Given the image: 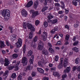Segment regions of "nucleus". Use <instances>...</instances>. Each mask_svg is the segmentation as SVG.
Instances as JSON below:
<instances>
[{
  "instance_id": "f257e3e1",
  "label": "nucleus",
  "mask_w": 80,
  "mask_h": 80,
  "mask_svg": "<svg viewBox=\"0 0 80 80\" xmlns=\"http://www.w3.org/2000/svg\"><path fill=\"white\" fill-rule=\"evenodd\" d=\"M2 17H4V20L5 21H8V18H10V12L8 9H5V10H1Z\"/></svg>"
},
{
  "instance_id": "f03ea898",
  "label": "nucleus",
  "mask_w": 80,
  "mask_h": 80,
  "mask_svg": "<svg viewBox=\"0 0 80 80\" xmlns=\"http://www.w3.org/2000/svg\"><path fill=\"white\" fill-rule=\"evenodd\" d=\"M26 25H27L28 28L29 29H31L32 32L35 31V29L34 27H33V26L32 25V24L24 22L23 23V26L24 29H26V28H27V26Z\"/></svg>"
},
{
  "instance_id": "7ed1b4c3",
  "label": "nucleus",
  "mask_w": 80,
  "mask_h": 80,
  "mask_svg": "<svg viewBox=\"0 0 80 80\" xmlns=\"http://www.w3.org/2000/svg\"><path fill=\"white\" fill-rule=\"evenodd\" d=\"M20 64V61H18L17 64L14 66L13 65H11L8 67V69L9 70H12L14 68H15V70H18V69H19V68L18 67V65Z\"/></svg>"
},
{
  "instance_id": "20e7f679",
  "label": "nucleus",
  "mask_w": 80,
  "mask_h": 80,
  "mask_svg": "<svg viewBox=\"0 0 80 80\" xmlns=\"http://www.w3.org/2000/svg\"><path fill=\"white\" fill-rule=\"evenodd\" d=\"M30 12L31 13H32V17L33 18H34V17H35L37 15H39V13H38V11H34V10H31L30 11Z\"/></svg>"
},
{
  "instance_id": "39448f33",
  "label": "nucleus",
  "mask_w": 80,
  "mask_h": 80,
  "mask_svg": "<svg viewBox=\"0 0 80 80\" xmlns=\"http://www.w3.org/2000/svg\"><path fill=\"white\" fill-rule=\"evenodd\" d=\"M22 40L20 38H19L18 39V41L16 43V46L18 48H19V47H20L21 46H22Z\"/></svg>"
},
{
  "instance_id": "423d86ee",
  "label": "nucleus",
  "mask_w": 80,
  "mask_h": 80,
  "mask_svg": "<svg viewBox=\"0 0 80 80\" xmlns=\"http://www.w3.org/2000/svg\"><path fill=\"white\" fill-rule=\"evenodd\" d=\"M41 36L43 41H46L47 37V33L45 32H43Z\"/></svg>"
},
{
  "instance_id": "0eeeda50",
  "label": "nucleus",
  "mask_w": 80,
  "mask_h": 80,
  "mask_svg": "<svg viewBox=\"0 0 80 80\" xmlns=\"http://www.w3.org/2000/svg\"><path fill=\"white\" fill-rule=\"evenodd\" d=\"M22 63L23 64V65L25 66L27 65V58L25 57H23L22 59Z\"/></svg>"
},
{
  "instance_id": "6e6552de",
  "label": "nucleus",
  "mask_w": 80,
  "mask_h": 80,
  "mask_svg": "<svg viewBox=\"0 0 80 80\" xmlns=\"http://www.w3.org/2000/svg\"><path fill=\"white\" fill-rule=\"evenodd\" d=\"M43 48V43L42 41H40L39 43L38 48L39 50H42Z\"/></svg>"
},
{
  "instance_id": "1a4fd4ad",
  "label": "nucleus",
  "mask_w": 80,
  "mask_h": 80,
  "mask_svg": "<svg viewBox=\"0 0 80 80\" xmlns=\"http://www.w3.org/2000/svg\"><path fill=\"white\" fill-rule=\"evenodd\" d=\"M33 1H30L28 2L27 4H25L24 6L26 7H30L33 5Z\"/></svg>"
},
{
  "instance_id": "9d476101",
  "label": "nucleus",
  "mask_w": 80,
  "mask_h": 80,
  "mask_svg": "<svg viewBox=\"0 0 80 80\" xmlns=\"http://www.w3.org/2000/svg\"><path fill=\"white\" fill-rule=\"evenodd\" d=\"M22 15L23 17H26L27 15V12L25 10L23 9L22 11Z\"/></svg>"
},
{
  "instance_id": "9b49d317",
  "label": "nucleus",
  "mask_w": 80,
  "mask_h": 80,
  "mask_svg": "<svg viewBox=\"0 0 80 80\" xmlns=\"http://www.w3.org/2000/svg\"><path fill=\"white\" fill-rule=\"evenodd\" d=\"M68 60L67 58H65L64 60L63 66L65 68L67 67L68 65Z\"/></svg>"
},
{
  "instance_id": "f8f14e48",
  "label": "nucleus",
  "mask_w": 80,
  "mask_h": 80,
  "mask_svg": "<svg viewBox=\"0 0 80 80\" xmlns=\"http://www.w3.org/2000/svg\"><path fill=\"white\" fill-rule=\"evenodd\" d=\"M49 22L50 23L52 24H55L58 22V20L57 19H55L53 20H49Z\"/></svg>"
},
{
  "instance_id": "ddd939ff",
  "label": "nucleus",
  "mask_w": 80,
  "mask_h": 80,
  "mask_svg": "<svg viewBox=\"0 0 80 80\" xmlns=\"http://www.w3.org/2000/svg\"><path fill=\"white\" fill-rule=\"evenodd\" d=\"M33 60H34V56H32L29 59V62L30 63V65L32 64V66H33Z\"/></svg>"
},
{
  "instance_id": "4468645a",
  "label": "nucleus",
  "mask_w": 80,
  "mask_h": 80,
  "mask_svg": "<svg viewBox=\"0 0 80 80\" xmlns=\"http://www.w3.org/2000/svg\"><path fill=\"white\" fill-rule=\"evenodd\" d=\"M71 70V68L70 67H67L66 70L64 71V72L65 73H68Z\"/></svg>"
},
{
  "instance_id": "2eb2a0df",
  "label": "nucleus",
  "mask_w": 80,
  "mask_h": 80,
  "mask_svg": "<svg viewBox=\"0 0 80 80\" xmlns=\"http://www.w3.org/2000/svg\"><path fill=\"white\" fill-rule=\"evenodd\" d=\"M78 2L80 3V0H73V1L72 3L74 5L77 6V4H78L77 2Z\"/></svg>"
},
{
  "instance_id": "dca6fc26",
  "label": "nucleus",
  "mask_w": 80,
  "mask_h": 80,
  "mask_svg": "<svg viewBox=\"0 0 80 80\" xmlns=\"http://www.w3.org/2000/svg\"><path fill=\"white\" fill-rule=\"evenodd\" d=\"M5 63H4V66H8L10 63V62L9 61L8 59L6 58L5 60Z\"/></svg>"
},
{
  "instance_id": "f3484780",
  "label": "nucleus",
  "mask_w": 80,
  "mask_h": 80,
  "mask_svg": "<svg viewBox=\"0 0 80 80\" xmlns=\"http://www.w3.org/2000/svg\"><path fill=\"white\" fill-rule=\"evenodd\" d=\"M37 70L41 73H44V70L41 68H38Z\"/></svg>"
},
{
  "instance_id": "a211bd4d",
  "label": "nucleus",
  "mask_w": 80,
  "mask_h": 80,
  "mask_svg": "<svg viewBox=\"0 0 80 80\" xmlns=\"http://www.w3.org/2000/svg\"><path fill=\"white\" fill-rule=\"evenodd\" d=\"M0 47L3 48V47H5L6 45H5L4 43V42H3L2 41H0Z\"/></svg>"
},
{
  "instance_id": "6ab92c4d",
  "label": "nucleus",
  "mask_w": 80,
  "mask_h": 80,
  "mask_svg": "<svg viewBox=\"0 0 80 80\" xmlns=\"http://www.w3.org/2000/svg\"><path fill=\"white\" fill-rule=\"evenodd\" d=\"M38 1H36L34 3V8H37V7H38Z\"/></svg>"
},
{
  "instance_id": "aec40b11",
  "label": "nucleus",
  "mask_w": 80,
  "mask_h": 80,
  "mask_svg": "<svg viewBox=\"0 0 80 80\" xmlns=\"http://www.w3.org/2000/svg\"><path fill=\"white\" fill-rule=\"evenodd\" d=\"M8 71H5V72L3 75V77H4V78H7V77H8Z\"/></svg>"
},
{
  "instance_id": "412c9836",
  "label": "nucleus",
  "mask_w": 80,
  "mask_h": 80,
  "mask_svg": "<svg viewBox=\"0 0 80 80\" xmlns=\"http://www.w3.org/2000/svg\"><path fill=\"white\" fill-rule=\"evenodd\" d=\"M33 32H30L29 35V38H30V39H32V38H33Z\"/></svg>"
},
{
  "instance_id": "4be33fe9",
  "label": "nucleus",
  "mask_w": 80,
  "mask_h": 80,
  "mask_svg": "<svg viewBox=\"0 0 80 80\" xmlns=\"http://www.w3.org/2000/svg\"><path fill=\"white\" fill-rule=\"evenodd\" d=\"M80 59L78 58L75 59V63L76 64H78V63H80Z\"/></svg>"
},
{
  "instance_id": "5701e85b",
  "label": "nucleus",
  "mask_w": 80,
  "mask_h": 80,
  "mask_svg": "<svg viewBox=\"0 0 80 80\" xmlns=\"http://www.w3.org/2000/svg\"><path fill=\"white\" fill-rule=\"evenodd\" d=\"M53 75L55 77H59L60 76L59 74L56 72H54Z\"/></svg>"
},
{
  "instance_id": "b1692460",
  "label": "nucleus",
  "mask_w": 80,
  "mask_h": 80,
  "mask_svg": "<svg viewBox=\"0 0 80 80\" xmlns=\"http://www.w3.org/2000/svg\"><path fill=\"white\" fill-rule=\"evenodd\" d=\"M72 50L73 51H75L76 52H78L79 50H78V48H77V47H74L72 48Z\"/></svg>"
},
{
  "instance_id": "393cba45",
  "label": "nucleus",
  "mask_w": 80,
  "mask_h": 80,
  "mask_svg": "<svg viewBox=\"0 0 80 80\" xmlns=\"http://www.w3.org/2000/svg\"><path fill=\"white\" fill-rule=\"evenodd\" d=\"M42 54H45L46 55H48V52L47 51V50H44L42 52Z\"/></svg>"
},
{
  "instance_id": "a878e982",
  "label": "nucleus",
  "mask_w": 80,
  "mask_h": 80,
  "mask_svg": "<svg viewBox=\"0 0 80 80\" xmlns=\"http://www.w3.org/2000/svg\"><path fill=\"white\" fill-rule=\"evenodd\" d=\"M12 37H13V38H11V40H12V41H13V40H15V39H16L17 36H16V35L15 34H13L12 35Z\"/></svg>"
},
{
  "instance_id": "bb28decb",
  "label": "nucleus",
  "mask_w": 80,
  "mask_h": 80,
  "mask_svg": "<svg viewBox=\"0 0 80 80\" xmlns=\"http://www.w3.org/2000/svg\"><path fill=\"white\" fill-rule=\"evenodd\" d=\"M16 77V73H13L11 76V77H12V78H15Z\"/></svg>"
},
{
  "instance_id": "cd10ccee",
  "label": "nucleus",
  "mask_w": 80,
  "mask_h": 80,
  "mask_svg": "<svg viewBox=\"0 0 80 80\" xmlns=\"http://www.w3.org/2000/svg\"><path fill=\"white\" fill-rule=\"evenodd\" d=\"M48 9V7L44 6L43 7V8L42 9V12H44V11H45V10H47Z\"/></svg>"
},
{
  "instance_id": "c85d7f7f",
  "label": "nucleus",
  "mask_w": 80,
  "mask_h": 80,
  "mask_svg": "<svg viewBox=\"0 0 80 80\" xmlns=\"http://www.w3.org/2000/svg\"><path fill=\"white\" fill-rule=\"evenodd\" d=\"M32 66H28L27 67L26 69L28 70H32Z\"/></svg>"
},
{
  "instance_id": "c756f323",
  "label": "nucleus",
  "mask_w": 80,
  "mask_h": 80,
  "mask_svg": "<svg viewBox=\"0 0 80 80\" xmlns=\"http://www.w3.org/2000/svg\"><path fill=\"white\" fill-rule=\"evenodd\" d=\"M49 52H50L51 53H54V52H55L54 51V50H53V49L52 48H49Z\"/></svg>"
},
{
  "instance_id": "7c9ffc66",
  "label": "nucleus",
  "mask_w": 80,
  "mask_h": 80,
  "mask_svg": "<svg viewBox=\"0 0 80 80\" xmlns=\"http://www.w3.org/2000/svg\"><path fill=\"white\" fill-rule=\"evenodd\" d=\"M39 23H40V21L39 20H37L35 22V25L37 26L38 25H39Z\"/></svg>"
},
{
  "instance_id": "2f4dec72",
  "label": "nucleus",
  "mask_w": 80,
  "mask_h": 80,
  "mask_svg": "<svg viewBox=\"0 0 80 80\" xmlns=\"http://www.w3.org/2000/svg\"><path fill=\"white\" fill-rule=\"evenodd\" d=\"M63 67V64H62L59 63V65L58 66V68H59V69H60L62 68Z\"/></svg>"
},
{
  "instance_id": "473e14b6",
  "label": "nucleus",
  "mask_w": 80,
  "mask_h": 80,
  "mask_svg": "<svg viewBox=\"0 0 80 80\" xmlns=\"http://www.w3.org/2000/svg\"><path fill=\"white\" fill-rule=\"evenodd\" d=\"M63 58H61L60 60V62L59 63H61V64H62H62H63Z\"/></svg>"
},
{
  "instance_id": "72a5a7b5",
  "label": "nucleus",
  "mask_w": 80,
  "mask_h": 80,
  "mask_svg": "<svg viewBox=\"0 0 80 80\" xmlns=\"http://www.w3.org/2000/svg\"><path fill=\"white\" fill-rule=\"evenodd\" d=\"M43 25L45 28H46L47 27H48V23L47 22H45L43 23Z\"/></svg>"
},
{
  "instance_id": "f704fd0d",
  "label": "nucleus",
  "mask_w": 80,
  "mask_h": 80,
  "mask_svg": "<svg viewBox=\"0 0 80 80\" xmlns=\"http://www.w3.org/2000/svg\"><path fill=\"white\" fill-rule=\"evenodd\" d=\"M38 40V37L37 36H36L34 38H33V41L34 42H36Z\"/></svg>"
},
{
  "instance_id": "c9c22d12",
  "label": "nucleus",
  "mask_w": 80,
  "mask_h": 80,
  "mask_svg": "<svg viewBox=\"0 0 80 80\" xmlns=\"http://www.w3.org/2000/svg\"><path fill=\"white\" fill-rule=\"evenodd\" d=\"M32 55V51H29L28 52V56H31Z\"/></svg>"
},
{
  "instance_id": "e433bc0d",
  "label": "nucleus",
  "mask_w": 80,
  "mask_h": 80,
  "mask_svg": "<svg viewBox=\"0 0 80 80\" xmlns=\"http://www.w3.org/2000/svg\"><path fill=\"white\" fill-rule=\"evenodd\" d=\"M70 38V36L68 35H67L65 37V40H68L69 38Z\"/></svg>"
},
{
  "instance_id": "4c0bfd02",
  "label": "nucleus",
  "mask_w": 80,
  "mask_h": 80,
  "mask_svg": "<svg viewBox=\"0 0 80 80\" xmlns=\"http://www.w3.org/2000/svg\"><path fill=\"white\" fill-rule=\"evenodd\" d=\"M55 61L56 62H58V58H59V57L58 56H56L55 57Z\"/></svg>"
},
{
  "instance_id": "58836bf2",
  "label": "nucleus",
  "mask_w": 80,
  "mask_h": 80,
  "mask_svg": "<svg viewBox=\"0 0 80 80\" xmlns=\"http://www.w3.org/2000/svg\"><path fill=\"white\" fill-rule=\"evenodd\" d=\"M61 3L62 4L61 7L62 8H65V5H64V2H63L62 1L61 2Z\"/></svg>"
},
{
  "instance_id": "ea45409f",
  "label": "nucleus",
  "mask_w": 80,
  "mask_h": 80,
  "mask_svg": "<svg viewBox=\"0 0 80 80\" xmlns=\"http://www.w3.org/2000/svg\"><path fill=\"white\" fill-rule=\"evenodd\" d=\"M48 19H50L51 18H53V17L51 15H49L48 16Z\"/></svg>"
},
{
  "instance_id": "a19ab883",
  "label": "nucleus",
  "mask_w": 80,
  "mask_h": 80,
  "mask_svg": "<svg viewBox=\"0 0 80 80\" xmlns=\"http://www.w3.org/2000/svg\"><path fill=\"white\" fill-rule=\"evenodd\" d=\"M12 56L13 58H16L18 57V55L16 54H14L12 55Z\"/></svg>"
},
{
  "instance_id": "79ce46f5",
  "label": "nucleus",
  "mask_w": 80,
  "mask_h": 80,
  "mask_svg": "<svg viewBox=\"0 0 80 80\" xmlns=\"http://www.w3.org/2000/svg\"><path fill=\"white\" fill-rule=\"evenodd\" d=\"M18 80H22V77L21 75H19L18 78Z\"/></svg>"
},
{
  "instance_id": "37998d69",
  "label": "nucleus",
  "mask_w": 80,
  "mask_h": 80,
  "mask_svg": "<svg viewBox=\"0 0 80 80\" xmlns=\"http://www.w3.org/2000/svg\"><path fill=\"white\" fill-rule=\"evenodd\" d=\"M31 46L32 47H33V48H35L36 47V44L34 43H32L31 44Z\"/></svg>"
},
{
  "instance_id": "c03bdc74",
  "label": "nucleus",
  "mask_w": 80,
  "mask_h": 80,
  "mask_svg": "<svg viewBox=\"0 0 80 80\" xmlns=\"http://www.w3.org/2000/svg\"><path fill=\"white\" fill-rule=\"evenodd\" d=\"M26 50V45H24V47H23V53H25Z\"/></svg>"
},
{
  "instance_id": "a18cd8bd",
  "label": "nucleus",
  "mask_w": 80,
  "mask_h": 80,
  "mask_svg": "<svg viewBox=\"0 0 80 80\" xmlns=\"http://www.w3.org/2000/svg\"><path fill=\"white\" fill-rule=\"evenodd\" d=\"M77 70V67L76 66L73 67L72 68V70L73 72H75Z\"/></svg>"
},
{
  "instance_id": "49530a36",
  "label": "nucleus",
  "mask_w": 80,
  "mask_h": 80,
  "mask_svg": "<svg viewBox=\"0 0 80 80\" xmlns=\"http://www.w3.org/2000/svg\"><path fill=\"white\" fill-rule=\"evenodd\" d=\"M43 80H49V78L47 77H44L42 79Z\"/></svg>"
},
{
  "instance_id": "de8ad7c7",
  "label": "nucleus",
  "mask_w": 80,
  "mask_h": 80,
  "mask_svg": "<svg viewBox=\"0 0 80 80\" xmlns=\"http://www.w3.org/2000/svg\"><path fill=\"white\" fill-rule=\"evenodd\" d=\"M78 43V41H77L76 42H75L74 43H73V45H74V46L77 45Z\"/></svg>"
},
{
  "instance_id": "09e8293b",
  "label": "nucleus",
  "mask_w": 80,
  "mask_h": 80,
  "mask_svg": "<svg viewBox=\"0 0 80 80\" xmlns=\"http://www.w3.org/2000/svg\"><path fill=\"white\" fill-rule=\"evenodd\" d=\"M67 77V74H63L62 75V78L64 79L66 78Z\"/></svg>"
},
{
  "instance_id": "8fccbe9b",
  "label": "nucleus",
  "mask_w": 80,
  "mask_h": 80,
  "mask_svg": "<svg viewBox=\"0 0 80 80\" xmlns=\"http://www.w3.org/2000/svg\"><path fill=\"white\" fill-rule=\"evenodd\" d=\"M42 62L39 61L38 62V65L40 67H42Z\"/></svg>"
},
{
  "instance_id": "3c124183",
  "label": "nucleus",
  "mask_w": 80,
  "mask_h": 80,
  "mask_svg": "<svg viewBox=\"0 0 80 80\" xmlns=\"http://www.w3.org/2000/svg\"><path fill=\"white\" fill-rule=\"evenodd\" d=\"M6 42L7 44V45L8 47L9 45H10V43H9V42L8 41L6 40Z\"/></svg>"
},
{
  "instance_id": "603ef678",
  "label": "nucleus",
  "mask_w": 80,
  "mask_h": 80,
  "mask_svg": "<svg viewBox=\"0 0 80 80\" xmlns=\"http://www.w3.org/2000/svg\"><path fill=\"white\" fill-rule=\"evenodd\" d=\"M35 75H36V73L35 72H32V77H35Z\"/></svg>"
},
{
  "instance_id": "864d4df0",
  "label": "nucleus",
  "mask_w": 80,
  "mask_h": 80,
  "mask_svg": "<svg viewBox=\"0 0 80 80\" xmlns=\"http://www.w3.org/2000/svg\"><path fill=\"white\" fill-rule=\"evenodd\" d=\"M48 1H49V0H45V2L44 3V5H46L47 4V3Z\"/></svg>"
},
{
  "instance_id": "5fc2aeb1",
  "label": "nucleus",
  "mask_w": 80,
  "mask_h": 80,
  "mask_svg": "<svg viewBox=\"0 0 80 80\" xmlns=\"http://www.w3.org/2000/svg\"><path fill=\"white\" fill-rule=\"evenodd\" d=\"M55 5L56 7H60V5L58 3H55Z\"/></svg>"
},
{
  "instance_id": "6e6d98bb",
  "label": "nucleus",
  "mask_w": 80,
  "mask_h": 80,
  "mask_svg": "<svg viewBox=\"0 0 80 80\" xmlns=\"http://www.w3.org/2000/svg\"><path fill=\"white\" fill-rule=\"evenodd\" d=\"M55 32V31L54 29H53L51 31V32L52 33H53Z\"/></svg>"
},
{
  "instance_id": "4d7b16f0",
  "label": "nucleus",
  "mask_w": 80,
  "mask_h": 80,
  "mask_svg": "<svg viewBox=\"0 0 80 80\" xmlns=\"http://www.w3.org/2000/svg\"><path fill=\"white\" fill-rule=\"evenodd\" d=\"M48 45L49 47H52V44L50 42H48Z\"/></svg>"
},
{
  "instance_id": "13d9d810",
  "label": "nucleus",
  "mask_w": 80,
  "mask_h": 80,
  "mask_svg": "<svg viewBox=\"0 0 80 80\" xmlns=\"http://www.w3.org/2000/svg\"><path fill=\"white\" fill-rule=\"evenodd\" d=\"M0 62L1 64H3V63H4V60L3 59H1L0 60Z\"/></svg>"
},
{
  "instance_id": "bf43d9fd",
  "label": "nucleus",
  "mask_w": 80,
  "mask_h": 80,
  "mask_svg": "<svg viewBox=\"0 0 80 80\" xmlns=\"http://www.w3.org/2000/svg\"><path fill=\"white\" fill-rule=\"evenodd\" d=\"M54 30H55V31H58V27H56L54 28Z\"/></svg>"
},
{
  "instance_id": "052dcab7",
  "label": "nucleus",
  "mask_w": 80,
  "mask_h": 80,
  "mask_svg": "<svg viewBox=\"0 0 80 80\" xmlns=\"http://www.w3.org/2000/svg\"><path fill=\"white\" fill-rule=\"evenodd\" d=\"M64 12L63 11H60L58 12V13L59 14H62V13H63Z\"/></svg>"
},
{
  "instance_id": "680f3d73",
  "label": "nucleus",
  "mask_w": 80,
  "mask_h": 80,
  "mask_svg": "<svg viewBox=\"0 0 80 80\" xmlns=\"http://www.w3.org/2000/svg\"><path fill=\"white\" fill-rule=\"evenodd\" d=\"M41 33H42V31L41 30H40L37 33L38 34V35H40V34H41Z\"/></svg>"
},
{
  "instance_id": "e2e57ef3",
  "label": "nucleus",
  "mask_w": 80,
  "mask_h": 80,
  "mask_svg": "<svg viewBox=\"0 0 80 80\" xmlns=\"http://www.w3.org/2000/svg\"><path fill=\"white\" fill-rule=\"evenodd\" d=\"M74 27H75L76 28H77L78 27V25L77 24H75L74 25Z\"/></svg>"
},
{
  "instance_id": "0e129e2a",
  "label": "nucleus",
  "mask_w": 80,
  "mask_h": 80,
  "mask_svg": "<svg viewBox=\"0 0 80 80\" xmlns=\"http://www.w3.org/2000/svg\"><path fill=\"white\" fill-rule=\"evenodd\" d=\"M65 28H67L68 30H69V27H68V26L66 25L65 26Z\"/></svg>"
},
{
  "instance_id": "69168bd1",
  "label": "nucleus",
  "mask_w": 80,
  "mask_h": 80,
  "mask_svg": "<svg viewBox=\"0 0 80 80\" xmlns=\"http://www.w3.org/2000/svg\"><path fill=\"white\" fill-rule=\"evenodd\" d=\"M2 29H3V26L0 25V31H1V30H2Z\"/></svg>"
},
{
  "instance_id": "338daca9",
  "label": "nucleus",
  "mask_w": 80,
  "mask_h": 80,
  "mask_svg": "<svg viewBox=\"0 0 80 80\" xmlns=\"http://www.w3.org/2000/svg\"><path fill=\"white\" fill-rule=\"evenodd\" d=\"M57 44H58V45H61V43H62L61 42V41H59L57 42Z\"/></svg>"
},
{
  "instance_id": "774afa93",
  "label": "nucleus",
  "mask_w": 80,
  "mask_h": 80,
  "mask_svg": "<svg viewBox=\"0 0 80 80\" xmlns=\"http://www.w3.org/2000/svg\"><path fill=\"white\" fill-rule=\"evenodd\" d=\"M28 80H32V78L31 77H29L28 78Z\"/></svg>"
}]
</instances>
